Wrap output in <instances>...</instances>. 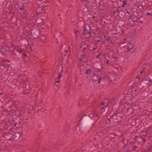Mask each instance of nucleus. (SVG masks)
Wrapping results in <instances>:
<instances>
[{
	"mask_svg": "<svg viewBox=\"0 0 152 152\" xmlns=\"http://www.w3.org/2000/svg\"><path fill=\"white\" fill-rule=\"evenodd\" d=\"M10 65V61L7 60H3L0 62V68L3 71L5 67L8 68Z\"/></svg>",
	"mask_w": 152,
	"mask_h": 152,
	"instance_id": "nucleus-1",
	"label": "nucleus"
},
{
	"mask_svg": "<svg viewBox=\"0 0 152 152\" xmlns=\"http://www.w3.org/2000/svg\"><path fill=\"white\" fill-rule=\"evenodd\" d=\"M94 122L91 118H90L88 117H84L83 122V126L85 128L88 127Z\"/></svg>",
	"mask_w": 152,
	"mask_h": 152,
	"instance_id": "nucleus-2",
	"label": "nucleus"
},
{
	"mask_svg": "<svg viewBox=\"0 0 152 152\" xmlns=\"http://www.w3.org/2000/svg\"><path fill=\"white\" fill-rule=\"evenodd\" d=\"M84 32L82 34L83 37L84 38H88L91 36L90 29L89 27H86V26L84 27Z\"/></svg>",
	"mask_w": 152,
	"mask_h": 152,
	"instance_id": "nucleus-3",
	"label": "nucleus"
},
{
	"mask_svg": "<svg viewBox=\"0 0 152 152\" xmlns=\"http://www.w3.org/2000/svg\"><path fill=\"white\" fill-rule=\"evenodd\" d=\"M92 73L93 74V76L92 77V79L93 81L96 82L97 80H98V83H99L100 80L102 79L101 78L99 77H98L97 75H95V73H93V72H92Z\"/></svg>",
	"mask_w": 152,
	"mask_h": 152,
	"instance_id": "nucleus-4",
	"label": "nucleus"
},
{
	"mask_svg": "<svg viewBox=\"0 0 152 152\" xmlns=\"http://www.w3.org/2000/svg\"><path fill=\"white\" fill-rule=\"evenodd\" d=\"M88 45L85 42H83L80 45V49H83L82 50H84L85 49H86Z\"/></svg>",
	"mask_w": 152,
	"mask_h": 152,
	"instance_id": "nucleus-5",
	"label": "nucleus"
},
{
	"mask_svg": "<svg viewBox=\"0 0 152 152\" xmlns=\"http://www.w3.org/2000/svg\"><path fill=\"white\" fill-rule=\"evenodd\" d=\"M99 117L97 115H95L93 118H91V119L93 120L94 121V122H93V123L92 125H94L96 123V121L99 120Z\"/></svg>",
	"mask_w": 152,
	"mask_h": 152,
	"instance_id": "nucleus-6",
	"label": "nucleus"
},
{
	"mask_svg": "<svg viewBox=\"0 0 152 152\" xmlns=\"http://www.w3.org/2000/svg\"><path fill=\"white\" fill-rule=\"evenodd\" d=\"M126 13H127V12L126 11V10L123 11V10L122 9L120 10V12L118 14V15L120 17L122 18L125 16V14L126 15Z\"/></svg>",
	"mask_w": 152,
	"mask_h": 152,
	"instance_id": "nucleus-7",
	"label": "nucleus"
},
{
	"mask_svg": "<svg viewBox=\"0 0 152 152\" xmlns=\"http://www.w3.org/2000/svg\"><path fill=\"white\" fill-rule=\"evenodd\" d=\"M31 34L32 36L35 38H37L39 37L38 32L36 31H33L31 32Z\"/></svg>",
	"mask_w": 152,
	"mask_h": 152,
	"instance_id": "nucleus-8",
	"label": "nucleus"
},
{
	"mask_svg": "<svg viewBox=\"0 0 152 152\" xmlns=\"http://www.w3.org/2000/svg\"><path fill=\"white\" fill-rule=\"evenodd\" d=\"M9 50V48L8 47H3L1 50V51L3 53L8 51Z\"/></svg>",
	"mask_w": 152,
	"mask_h": 152,
	"instance_id": "nucleus-9",
	"label": "nucleus"
},
{
	"mask_svg": "<svg viewBox=\"0 0 152 152\" xmlns=\"http://www.w3.org/2000/svg\"><path fill=\"white\" fill-rule=\"evenodd\" d=\"M126 11L127 12L126 14L127 17V18L129 20L132 17V15H131L130 12H129L126 10Z\"/></svg>",
	"mask_w": 152,
	"mask_h": 152,
	"instance_id": "nucleus-10",
	"label": "nucleus"
},
{
	"mask_svg": "<svg viewBox=\"0 0 152 152\" xmlns=\"http://www.w3.org/2000/svg\"><path fill=\"white\" fill-rule=\"evenodd\" d=\"M137 22H140L141 23H142L143 21V19L142 18V16L141 15L140 16V17L139 18H138V19H137Z\"/></svg>",
	"mask_w": 152,
	"mask_h": 152,
	"instance_id": "nucleus-11",
	"label": "nucleus"
},
{
	"mask_svg": "<svg viewBox=\"0 0 152 152\" xmlns=\"http://www.w3.org/2000/svg\"><path fill=\"white\" fill-rule=\"evenodd\" d=\"M126 46L127 48L129 49L132 48L133 47V45L130 42H128V44H126Z\"/></svg>",
	"mask_w": 152,
	"mask_h": 152,
	"instance_id": "nucleus-12",
	"label": "nucleus"
},
{
	"mask_svg": "<svg viewBox=\"0 0 152 152\" xmlns=\"http://www.w3.org/2000/svg\"><path fill=\"white\" fill-rule=\"evenodd\" d=\"M103 42L105 44H110L111 42V41L110 40V38L109 37L106 41H104Z\"/></svg>",
	"mask_w": 152,
	"mask_h": 152,
	"instance_id": "nucleus-13",
	"label": "nucleus"
},
{
	"mask_svg": "<svg viewBox=\"0 0 152 152\" xmlns=\"http://www.w3.org/2000/svg\"><path fill=\"white\" fill-rule=\"evenodd\" d=\"M23 87H24L27 90H28L30 89V86L28 84L26 85V83H24Z\"/></svg>",
	"mask_w": 152,
	"mask_h": 152,
	"instance_id": "nucleus-14",
	"label": "nucleus"
},
{
	"mask_svg": "<svg viewBox=\"0 0 152 152\" xmlns=\"http://www.w3.org/2000/svg\"><path fill=\"white\" fill-rule=\"evenodd\" d=\"M21 51L20 50H15L14 51V53H15L16 54H19L20 53Z\"/></svg>",
	"mask_w": 152,
	"mask_h": 152,
	"instance_id": "nucleus-15",
	"label": "nucleus"
},
{
	"mask_svg": "<svg viewBox=\"0 0 152 152\" xmlns=\"http://www.w3.org/2000/svg\"><path fill=\"white\" fill-rule=\"evenodd\" d=\"M13 137L15 140H17L19 138V136L18 135L15 134L13 135Z\"/></svg>",
	"mask_w": 152,
	"mask_h": 152,
	"instance_id": "nucleus-16",
	"label": "nucleus"
},
{
	"mask_svg": "<svg viewBox=\"0 0 152 152\" xmlns=\"http://www.w3.org/2000/svg\"><path fill=\"white\" fill-rule=\"evenodd\" d=\"M91 72V69H88L86 70V73L88 75H90Z\"/></svg>",
	"mask_w": 152,
	"mask_h": 152,
	"instance_id": "nucleus-17",
	"label": "nucleus"
},
{
	"mask_svg": "<svg viewBox=\"0 0 152 152\" xmlns=\"http://www.w3.org/2000/svg\"><path fill=\"white\" fill-rule=\"evenodd\" d=\"M22 115L20 113H19L18 115H17V118L18 119H21V117Z\"/></svg>",
	"mask_w": 152,
	"mask_h": 152,
	"instance_id": "nucleus-18",
	"label": "nucleus"
},
{
	"mask_svg": "<svg viewBox=\"0 0 152 152\" xmlns=\"http://www.w3.org/2000/svg\"><path fill=\"white\" fill-rule=\"evenodd\" d=\"M132 20L133 22H134V23H135V22H137V19L135 18H134L133 19H132Z\"/></svg>",
	"mask_w": 152,
	"mask_h": 152,
	"instance_id": "nucleus-19",
	"label": "nucleus"
},
{
	"mask_svg": "<svg viewBox=\"0 0 152 152\" xmlns=\"http://www.w3.org/2000/svg\"><path fill=\"white\" fill-rule=\"evenodd\" d=\"M101 54L100 53H99V55H98L96 56V58H97L100 59L101 58L100 57V56H101Z\"/></svg>",
	"mask_w": 152,
	"mask_h": 152,
	"instance_id": "nucleus-20",
	"label": "nucleus"
},
{
	"mask_svg": "<svg viewBox=\"0 0 152 152\" xmlns=\"http://www.w3.org/2000/svg\"><path fill=\"white\" fill-rule=\"evenodd\" d=\"M61 74L60 73L58 74V79H59L61 77Z\"/></svg>",
	"mask_w": 152,
	"mask_h": 152,
	"instance_id": "nucleus-21",
	"label": "nucleus"
},
{
	"mask_svg": "<svg viewBox=\"0 0 152 152\" xmlns=\"http://www.w3.org/2000/svg\"><path fill=\"white\" fill-rule=\"evenodd\" d=\"M123 5H124L126 4L127 1H124L123 2Z\"/></svg>",
	"mask_w": 152,
	"mask_h": 152,
	"instance_id": "nucleus-22",
	"label": "nucleus"
},
{
	"mask_svg": "<svg viewBox=\"0 0 152 152\" xmlns=\"http://www.w3.org/2000/svg\"><path fill=\"white\" fill-rule=\"evenodd\" d=\"M81 57L82 58H86V56L85 55H82L81 56Z\"/></svg>",
	"mask_w": 152,
	"mask_h": 152,
	"instance_id": "nucleus-23",
	"label": "nucleus"
},
{
	"mask_svg": "<svg viewBox=\"0 0 152 152\" xmlns=\"http://www.w3.org/2000/svg\"><path fill=\"white\" fill-rule=\"evenodd\" d=\"M133 149H132V150H133V151H134V150L135 149H136V148H137V146H135V145H134V146H133Z\"/></svg>",
	"mask_w": 152,
	"mask_h": 152,
	"instance_id": "nucleus-24",
	"label": "nucleus"
},
{
	"mask_svg": "<svg viewBox=\"0 0 152 152\" xmlns=\"http://www.w3.org/2000/svg\"><path fill=\"white\" fill-rule=\"evenodd\" d=\"M79 32L78 31H76L75 32V35H76V36L77 37L78 36V35L77 34V33Z\"/></svg>",
	"mask_w": 152,
	"mask_h": 152,
	"instance_id": "nucleus-25",
	"label": "nucleus"
},
{
	"mask_svg": "<svg viewBox=\"0 0 152 152\" xmlns=\"http://www.w3.org/2000/svg\"><path fill=\"white\" fill-rule=\"evenodd\" d=\"M143 8H144V7H145V4H143L140 5Z\"/></svg>",
	"mask_w": 152,
	"mask_h": 152,
	"instance_id": "nucleus-26",
	"label": "nucleus"
},
{
	"mask_svg": "<svg viewBox=\"0 0 152 152\" xmlns=\"http://www.w3.org/2000/svg\"><path fill=\"white\" fill-rule=\"evenodd\" d=\"M147 14L148 15H152V14L151 13H150L149 12H147Z\"/></svg>",
	"mask_w": 152,
	"mask_h": 152,
	"instance_id": "nucleus-27",
	"label": "nucleus"
},
{
	"mask_svg": "<svg viewBox=\"0 0 152 152\" xmlns=\"http://www.w3.org/2000/svg\"><path fill=\"white\" fill-rule=\"evenodd\" d=\"M19 9L20 10H22L23 9V6H21L20 7H19Z\"/></svg>",
	"mask_w": 152,
	"mask_h": 152,
	"instance_id": "nucleus-28",
	"label": "nucleus"
},
{
	"mask_svg": "<svg viewBox=\"0 0 152 152\" xmlns=\"http://www.w3.org/2000/svg\"><path fill=\"white\" fill-rule=\"evenodd\" d=\"M117 10V13H118V14L119 13H120V10H119L118 9Z\"/></svg>",
	"mask_w": 152,
	"mask_h": 152,
	"instance_id": "nucleus-29",
	"label": "nucleus"
},
{
	"mask_svg": "<svg viewBox=\"0 0 152 152\" xmlns=\"http://www.w3.org/2000/svg\"><path fill=\"white\" fill-rule=\"evenodd\" d=\"M143 141H144V142H145L146 141L145 139L144 138H143Z\"/></svg>",
	"mask_w": 152,
	"mask_h": 152,
	"instance_id": "nucleus-30",
	"label": "nucleus"
},
{
	"mask_svg": "<svg viewBox=\"0 0 152 152\" xmlns=\"http://www.w3.org/2000/svg\"><path fill=\"white\" fill-rule=\"evenodd\" d=\"M152 81V80L151 79H150L149 80V82L150 83H151Z\"/></svg>",
	"mask_w": 152,
	"mask_h": 152,
	"instance_id": "nucleus-31",
	"label": "nucleus"
},
{
	"mask_svg": "<svg viewBox=\"0 0 152 152\" xmlns=\"http://www.w3.org/2000/svg\"><path fill=\"white\" fill-rule=\"evenodd\" d=\"M146 69V67H145L144 68H143V71H144L145 70V69Z\"/></svg>",
	"mask_w": 152,
	"mask_h": 152,
	"instance_id": "nucleus-32",
	"label": "nucleus"
},
{
	"mask_svg": "<svg viewBox=\"0 0 152 152\" xmlns=\"http://www.w3.org/2000/svg\"><path fill=\"white\" fill-rule=\"evenodd\" d=\"M96 50V48H93V49L92 50V51H94V50Z\"/></svg>",
	"mask_w": 152,
	"mask_h": 152,
	"instance_id": "nucleus-33",
	"label": "nucleus"
},
{
	"mask_svg": "<svg viewBox=\"0 0 152 152\" xmlns=\"http://www.w3.org/2000/svg\"><path fill=\"white\" fill-rule=\"evenodd\" d=\"M24 55L25 56H27L26 54L25 53H24Z\"/></svg>",
	"mask_w": 152,
	"mask_h": 152,
	"instance_id": "nucleus-34",
	"label": "nucleus"
},
{
	"mask_svg": "<svg viewBox=\"0 0 152 152\" xmlns=\"http://www.w3.org/2000/svg\"><path fill=\"white\" fill-rule=\"evenodd\" d=\"M109 61H107L106 62V63L107 64H109Z\"/></svg>",
	"mask_w": 152,
	"mask_h": 152,
	"instance_id": "nucleus-35",
	"label": "nucleus"
},
{
	"mask_svg": "<svg viewBox=\"0 0 152 152\" xmlns=\"http://www.w3.org/2000/svg\"><path fill=\"white\" fill-rule=\"evenodd\" d=\"M104 38L105 39L106 37L105 36H104ZM106 40H107V39H105V40L104 41H106Z\"/></svg>",
	"mask_w": 152,
	"mask_h": 152,
	"instance_id": "nucleus-36",
	"label": "nucleus"
},
{
	"mask_svg": "<svg viewBox=\"0 0 152 152\" xmlns=\"http://www.w3.org/2000/svg\"><path fill=\"white\" fill-rule=\"evenodd\" d=\"M94 140H96V138H95V137H94Z\"/></svg>",
	"mask_w": 152,
	"mask_h": 152,
	"instance_id": "nucleus-37",
	"label": "nucleus"
},
{
	"mask_svg": "<svg viewBox=\"0 0 152 152\" xmlns=\"http://www.w3.org/2000/svg\"><path fill=\"white\" fill-rule=\"evenodd\" d=\"M133 87H132V88H131V91H133Z\"/></svg>",
	"mask_w": 152,
	"mask_h": 152,
	"instance_id": "nucleus-38",
	"label": "nucleus"
},
{
	"mask_svg": "<svg viewBox=\"0 0 152 152\" xmlns=\"http://www.w3.org/2000/svg\"><path fill=\"white\" fill-rule=\"evenodd\" d=\"M142 72H143V70H142L141 72H140V74H142Z\"/></svg>",
	"mask_w": 152,
	"mask_h": 152,
	"instance_id": "nucleus-39",
	"label": "nucleus"
},
{
	"mask_svg": "<svg viewBox=\"0 0 152 152\" xmlns=\"http://www.w3.org/2000/svg\"><path fill=\"white\" fill-rule=\"evenodd\" d=\"M105 104V103L104 102H103L102 103V104L103 105H104Z\"/></svg>",
	"mask_w": 152,
	"mask_h": 152,
	"instance_id": "nucleus-40",
	"label": "nucleus"
},
{
	"mask_svg": "<svg viewBox=\"0 0 152 152\" xmlns=\"http://www.w3.org/2000/svg\"><path fill=\"white\" fill-rule=\"evenodd\" d=\"M86 1H87L88 2H90V0H86Z\"/></svg>",
	"mask_w": 152,
	"mask_h": 152,
	"instance_id": "nucleus-41",
	"label": "nucleus"
},
{
	"mask_svg": "<svg viewBox=\"0 0 152 152\" xmlns=\"http://www.w3.org/2000/svg\"><path fill=\"white\" fill-rule=\"evenodd\" d=\"M102 68L99 69V70H102Z\"/></svg>",
	"mask_w": 152,
	"mask_h": 152,
	"instance_id": "nucleus-42",
	"label": "nucleus"
},
{
	"mask_svg": "<svg viewBox=\"0 0 152 152\" xmlns=\"http://www.w3.org/2000/svg\"><path fill=\"white\" fill-rule=\"evenodd\" d=\"M57 82H58V83H59V81H57ZM57 83V82H56L55 83Z\"/></svg>",
	"mask_w": 152,
	"mask_h": 152,
	"instance_id": "nucleus-43",
	"label": "nucleus"
},
{
	"mask_svg": "<svg viewBox=\"0 0 152 152\" xmlns=\"http://www.w3.org/2000/svg\"><path fill=\"white\" fill-rule=\"evenodd\" d=\"M96 40L98 42H99L100 41V40Z\"/></svg>",
	"mask_w": 152,
	"mask_h": 152,
	"instance_id": "nucleus-44",
	"label": "nucleus"
},
{
	"mask_svg": "<svg viewBox=\"0 0 152 152\" xmlns=\"http://www.w3.org/2000/svg\"><path fill=\"white\" fill-rule=\"evenodd\" d=\"M82 1H86V0H81Z\"/></svg>",
	"mask_w": 152,
	"mask_h": 152,
	"instance_id": "nucleus-45",
	"label": "nucleus"
},
{
	"mask_svg": "<svg viewBox=\"0 0 152 152\" xmlns=\"http://www.w3.org/2000/svg\"><path fill=\"white\" fill-rule=\"evenodd\" d=\"M80 59L81 60H82L81 58H80Z\"/></svg>",
	"mask_w": 152,
	"mask_h": 152,
	"instance_id": "nucleus-46",
	"label": "nucleus"
},
{
	"mask_svg": "<svg viewBox=\"0 0 152 152\" xmlns=\"http://www.w3.org/2000/svg\"><path fill=\"white\" fill-rule=\"evenodd\" d=\"M16 124H17V123H15V125H15H15H16Z\"/></svg>",
	"mask_w": 152,
	"mask_h": 152,
	"instance_id": "nucleus-47",
	"label": "nucleus"
},
{
	"mask_svg": "<svg viewBox=\"0 0 152 152\" xmlns=\"http://www.w3.org/2000/svg\"><path fill=\"white\" fill-rule=\"evenodd\" d=\"M104 107H102V108H104Z\"/></svg>",
	"mask_w": 152,
	"mask_h": 152,
	"instance_id": "nucleus-48",
	"label": "nucleus"
},
{
	"mask_svg": "<svg viewBox=\"0 0 152 152\" xmlns=\"http://www.w3.org/2000/svg\"><path fill=\"white\" fill-rule=\"evenodd\" d=\"M126 45V44H125V45Z\"/></svg>",
	"mask_w": 152,
	"mask_h": 152,
	"instance_id": "nucleus-49",
	"label": "nucleus"
},
{
	"mask_svg": "<svg viewBox=\"0 0 152 152\" xmlns=\"http://www.w3.org/2000/svg\"><path fill=\"white\" fill-rule=\"evenodd\" d=\"M126 45V44H125V45Z\"/></svg>",
	"mask_w": 152,
	"mask_h": 152,
	"instance_id": "nucleus-50",
	"label": "nucleus"
}]
</instances>
